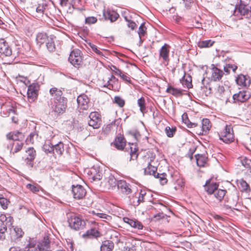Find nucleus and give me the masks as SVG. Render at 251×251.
Wrapping results in <instances>:
<instances>
[{"instance_id":"f257e3e1","label":"nucleus","mask_w":251,"mask_h":251,"mask_svg":"<svg viewBox=\"0 0 251 251\" xmlns=\"http://www.w3.org/2000/svg\"><path fill=\"white\" fill-rule=\"evenodd\" d=\"M82 54L77 49L73 50L70 54L69 61L75 67L79 68L82 65Z\"/></svg>"},{"instance_id":"f03ea898","label":"nucleus","mask_w":251,"mask_h":251,"mask_svg":"<svg viewBox=\"0 0 251 251\" xmlns=\"http://www.w3.org/2000/svg\"><path fill=\"white\" fill-rule=\"evenodd\" d=\"M171 46L165 43L160 49L159 50V59L161 61L162 63L167 66L170 62V53Z\"/></svg>"},{"instance_id":"7ed1b4c3","label":"nucleus","mask_w":251,"mask_h":251,"mask_svg":"<svg viewBox=\"0 0 251 251\" xmlns=\"http://www.w3.org/2000/svg\"><path fill=\"white\" fill-rule=\"evenodd\" d=\"M233 15L235 16H241L246 18H251L250 10L241 0H240L239 3L235 5Z\"/></svg>"},{"instance_id":"20e7f679","label":"nucleus","mask_w":251,"mask_h":251,"mask_svg":"<svg viewBox=\"0 0 251 251\" xmlns=\"http://www.w3.org/2000/svg\"><path fill=\"white\" fill-rule=\"evenodd\" d=\"M220 139L226 143H229L234 140V133L231 125H226L224 130L219 134Z\"/></svg>"},{"instance_id":"39448f33","label":"nucleus","mask_w":251,"mask_h":251,"mask_svg":"<svg viewBox=\"0 0 251 251\" xmlns=\"http://www.w3.org/2000/svg\"><path fill=\"white\" fill-rule=\"evenodd\" d=\"M4 145L7 149L10 151V154L14 155L22 149L24 143L18 139L15 141H12L9 143H6Z\"/></svg>"},{"instance_id":"423d86ee","label":"nucleus","mask_w":251,"mask_h":251,"mask_svg":"<svg viewBox=\"0 0 251 251\" xmlns=\"http://www.w3.org/2000/svg\"><path fill=\"white\" fill-rule=\"evenodd\" d=\"M39 89L40 85L38 83H33L28 86L27 95L30 102H33L37 99Z\"/></svg>"},{"instance_id":"0eeeda50","label":"nucleus","mask_w":251,"mask_h":251,"mask_svg":"<svg viewBox=\"0 0 251 251\" xmlns=\"http://www.w3.org/2000/svg\"><path fill=\"white\" fill-rule=\"evenodd\" d=\"M89 117V126L95 129L99 128L101 122L100 115L97 112H92L90 114Z\"/></svg>"},{"instance_id":"6e6552de","label":"nucleus","mask_w":251,"mask_h":251,"mask_svg":"<svg viewBox=\"0 0 251 251\" xmlns=\"http://www.w3.org/2000/svg\"><path fill=\"white\" fill-rule=\"evenodd\" d=\"M68 223L71 228L75 230H79L83 228L85 226V222L81 218L72 216L68 219Z\"/></svg>"},{"instance_id":"1a4fd4ad","label":"nucleus","mask_w":251,"mask_h":251,"mask_svg":"<svg viewBox=\"0 0 251 251\" xmlns=\"http://www.w3.org/2000/svg\"><path fill=\"white\" fill-rule=\"evenodd\" d=\"M250 92L246 90L240 91L233 95L234 103L244 102L250 99Z\"/></svg>"},{"instance_id":"9d476101","label":"nucleus","mask_w":251,"mask_h":251,"mask_svg":"<svg viewBox=\"0 0 251 251\" xmlns=\"http://www.w3.org/2000/svg\"><path fill=\"white\" fill-rule=\"evenodd\" d=\"M26 158L25 162L27 166L32 168L34 165V160L36 156V151L33 147L28 148L26 151Z\"/></svg>"},{"instance_id":"9b49d317","label":"nucleus","mask_w":251,"mask_h":251,"mask_svg":"<svg viewBox=\"0 0 251 251\" xmlns=\"http://www.w3.org/2000/svg\"><path fill=\"white\" fill-rule=\"evenodd\" d=\"M72 191L74 198L77 200L83 199L86 194L85 189L80 185H73Z\"/></svg>"},{"instance_id":"f8f14e48","label":"nucleus","mask_w":251,"mask_h":251,"mask_svg":"<svg viewBox=\"0 0 251 251\" xmlns=\"http://www.w3.org/2000/svg\"><path fill=\"white\" fill-rule=\"evenodd\" d=\"M67 101V99H64L63 100L59 101H55L54 107L52 108L53 111L57 114H63L66 110Z\"/></svg>"},{"instance_id":"ddd939ff","label":"nucleus","mask_w":251,"mask_h":251,"mask_svg":"<svg viewBox=\"0 0 251 251\" xmlns=\"http://www.w3.org/2000/svg\"><path fill=\"white\" fill-rule=\"evenodd\" d=\"M90 100L85 94H82L78 96L77 102L78 106L82 110H87L89 107Z\"/></svg>"},{"instance_id":"4468645a","label":"nucleus","mask_w":251,"mask_h":251,"mask_svg":"<svg viewBox=\"0 0 251 251\" xmlns=\"http://www.w3.org/2000/svg\"><path fill=\"white\" fill-rule=\"evenodd\" d=\"M117 188L124 195H127L132 192L131 185L124 180H119Z\"/></svg>"},{"instance_id":"2eb2a0df","label":"nucleus","mask_w":251,"mask_h":251,"mask_svg":"<svg viewBox=\"0 0 251 251\" xmlns=\"http://www.w3.org/2000/svg\"><path fill=\"white\" fill-rule=\"evenodd\" d=\"M0 53L6 56L12 54V50L4 39H0Z\"/></svg>"},{"instance_id":"dca6fc26","label":"nucleus","mask_w":251,"mask_h":251,"mask_svg":"<svg viewBox=\"0 0 251 251\" xmlns=\"http://www.w3.org/2000/svg\"><path fill=\"white\" fill-rule=\"evenodd\" d=\"M212 66L213 67L211 69V80L214 81H220L224 75L223 71L215 67L213 64Z\"/></svg>"},{"instance_id":"f3484780","label":"nucleus","mask_w":251,"mask_h":251,"mask_svg":"<svg viewBox=\"0 0 251 251\" xmlns=\"http://www.w3.org/2000/svg\"><path fill=\"white\" fill-rule=\"evenodd\" d=\"M50 94L54 99L55 101H59L63 100L64 99L66 98L63 97V93L62 91L56 87H53L50 90Z\"/></svg>"},{"instance_id":"a211bd4d","label":"nucleus","mask_w":251,"mask_h":251,"mask_svg":"<svg viewBox=\"0 0 251 251\" xmlns=\"http://www.w3.org/2000/svg\"><path fill=\"white\" fill-rule=\"evenodd\" d=\"M101 234L100 232L96 228H92L88 230L82 236L83 238H98L101 236Z\"/></svg>"},{"instance_id":"6ab92c4d","label":"nucleus","mask_w":251,"mask_h":251,"mask_svg":"<svg viewBox=\"0 0 251 251\" xmlns=\"http://www.w3.org/2000/svg\"><path fill=\"white\" fill-rule=\"evenodd\" d=\"M123 221L134 228L142 229L143 228L142 224L136 219H132L128 217H124L123 218Z\"/></svg>"},{"instance_id":"aec40b11","label":"nucleus","mask_w":251,"mask_h":251,"mask_svg":"<svg viewBox=\"0 0 251 251\" xmlns=\"http://www.w3.org/2000/svg\"><path fill=\"white\" fill-rule=\"evenodd\" d=\"M37 248L39 251H51L50 241L49 238L44 237L42 241L39 242Z\"/></svg>"},{"instance_id":"412c9836","label":"nucleus","mask_w":251,"mask_h":251,"mask_svg":"<svg viewBox=\"0 0 251 251\" xmlns=\"http://www.w3.org/2000/svg\"><path fill=\"white\" fill-rule=\"evenodd\" d=\"M24 232L23 230L18 227H15L13 229V232L11 233V240L17 242L23 236Z\"/></svg>"},{"instance_id":"4be33fe9","label":"nucleus","mask_w":251,"mask_h":251,"mask_svg":"<svg viewBox=\"0 0 251 251\" xmlns=\"http://www.w3.org/2000/svg\"><path fill=\"white\" fill-rule=\"evenodd\" d=\"M219 185L216 182H211L210 180L206 181L204 187L205 190L208 194H213L218 188Z\"/></svg>"},{"instance_id":"5701e85b","label":"nucleus","mask_w":251,"mask_h":251,"mask_svg":"<svg viewBox=\"0 0 251 251\" xmlns=\"http://www.w3.org/2000/svg\"><path fill=\"white\" fill-rule=\"evenodd\" d=\"M250 79L249 77L240 74L238 75L236 79V82L237 84L240 86L247 87L249 86L250 84Z\"/></svg>"},{"instance_id":"b1692460","label":"nucleus","mask_w":251,"mask_h":251,"mask_svg":"<svg viewBox=\"0 0 251 251\" xmlns=\"http://www.w3.org/2000/svg\"><path fill=\"white\" fill-rule=\"evenodd\" d=\"M36 245L35 240L29 238L28 240L26 239V242L25 243V251H39Z\"/></svg>"},{"instance_id":"393cba45","label":"nucleus","mask_w":251,"mask_h":251,"mask_svg":"<svg viewBox=\"0 0 251 251\" xmlns=\"http://www.w3.org/2000/svg\"><path fill=\"white\" fill-rule=\"evenodd\" d=\"M115 147L119 150H123L126 146V141L123 136H117L114 143Z\"/></svg>"},{"instance_id":"a878e982","label":"nucleus","mask_w":251,"mask_h":251,"mask_svg":"<svg viewBox=\"0 0 251 251\" xmlns=\"http://www.w3.org/2000/svg\"><path fill=\"white\" fill-rule=\"evenodd\" d=\"M197 164L200 167H204L207 164L208 158L204 154H198L195 155Z\"/></svg>"},{"instance_id":"bb28decb","label":"nucleus","mask_w":251,"mask_h":251,"mask_svg":"<svg viewBox=\"0 0 251 251\" xmlns=\"http://www.w3.org/2000/svg\"><path fill=\"white\" fill-rule=\"evenodd\" d=\"M103 15L106 19L109 20L111 22L116 21L119 17V14L114 11H107L103 13Z\"/></svg>"},{"instance_id":"cd10ccee","label":"nucleus","mask_w":251,"mask_h":251,"mask_svg":"<svg viewBox=\"0 0 251 251\" xmlns=\"http://www.w3.org/2000/svg\"><path fill=\"white\" fill-rule=\"evenodd\" d=\"M226 193V190L218 189L215 191L213 195L218 202H221L224 200Z\"/></svg>"},{"instance_id":"c85d7f7f","label":"nucleus","mask_w":251,"mask_h":251,"mask_svg":"<svg viewBox=\"0 0 251 251\" xmlns=\"http://www.w3.org/2000/svg\"><path fill=\"white\" fill-rule=\"evenodd\" d=\"M106 182L109 186V189H114L118 187L119 180L117 181L114 176L110 175L106 178Z\"/></svg>"},{"instance_id":"c756f323","label":"nucleus","mask_w":251,"mask_h":251,"mask_svg":"<svg viewBox=\"0 0 251 251\" xmlns=\"http://www.w3.org/2000/svg\"><path fill=\"white\" fill-rule=\"evenodd\" d=\"M114 246V244L111 241H104L100 246V251H112Z\"/></svg>"},{"instance_id":"7c9ffc66","label":"nucleus","mask_w":251,"mask_h":251,"mask_svg":"<svg viewBox=\"0 0 251 251\" xmlns=\"http://www.w3.org/2000/svg\"><path fill=\"white\" fill-rule=\"evenodd\" d=\"M211 127V125L209 119H203L202 120L201 131L204 132L205 133H207L210 129ZM199 134H203V132L201 131Z\"/></svg>"},{"instance_id":"2f4dec72","label":"nucleus","mask_w":251,"mask_h":251,"mask_svg":"<svg viewBox=\"0 0 251 251\" xmlns=\"http://www.w3.org/2000/svg\"><path fill=\"white\" fill-rule=\"evenodd\" d=\"M239 188L241 192L248 193L251 191L250 185L244 179L239 181Z\"/></svg>"},{"instance_id":"473e14b6","label":"nucleus","mask_w":251,"mask_h":251,"mask_svg":"<svg viewBox=\"0 0 251 251\" xmlns=\"http://www.w3.org/2000/svg\"><path fill=\"white\" fill-rule=\"evenodd\" d=\"M110 82L111 84V88L112 90L116 91L119 89V80L113 75H110Z\"/></svg>"},{"instance_id":"72a5a7b5","label":"nucleus","mask_w":251,"mask_h":251,"mask_svg":"<svg viewBox=\"0 0 251 251\" xmlns=\"http://www.w3.org/2000/svg\"><path fill=\"white\" fill-rule=\"evenodd\" d=\"M38 5L36 8V11L38 13L43 14L44 10L48 6L47 0H39Z\"/></svg>"},{"instance_id":"f704fd0d","label":"nucleus","mask_w":251,"mask_h":251,"mask_svg":"<svg viewBox=\"0 0 251 251\" xmlns=\"http://www.w3.org/2000/svg\"><path fill=\"white\" fill-rule=\"evenodd\" d=\"M166 92L171 94L175 97H179L182 95V90L181 89H177L172 86H169Z\"/></svg>"},{"instance_id":"c9c22d12","label":"nucleus","mask_w":251,"mask_h":251,"mask_svg":"<svg viewBox=\"0 0 251 251\" xmlns=\"http://www.w3.org/2000/svg\"><path fill=\"white\" fill-rule=\"evenodd\" d=\"M49 38L45 33H39L36 36V41L40 45L43 44Z\"/></svg>"},{"instance_id":"e433bc0d","label":"nucleus","mask_w":251,"mask_h":251,"mask_svg":"<svg viewBox=\"0 0 251 251\" xmlns=\"http://www.w3.org/2000/svg\"><path fill=\"white\" fill-rule=\"evenodd\" d=\"M180 82L182 85L188 89L191 88L193 86L192 84V77L190 75H188L186 78H185V75H184L180 79Z\"/></svg>"},{"instance_id":"4c0bfd02","label":"nucleus","mask_w":251,"mask_h":251,"mask_svg":"<svg viewBox=\"0 0 251 251\" xmlns=\"http://www.w3.org/2000/svg\"><path fill=\"white\" fill-rule=\"evenodd\" d=\"M157 168L149 164L148 167L145 169L144 173L145 175H153L154 176H156L157 174Z\"/></svg>"},{"instance_id":"58836bf2","label":"nucleus","mask_w":251,"mask_h":251,"mask_svg":"<svg viewBox=\"0 0 251 251\" xmlns=\"http://www.w3.org/2000/svg\"><path fill=\"white\" fill-rule=\"evenodd\" d=\"M54 151L55 150L57 154L61 156L64 152V144L61 142H59L58 144L53 145Z\"/></svg>"},{"instance_id":"ea45409f","label":"nucleus","mask_w":251,"mask_h":251,"mask_svg":"<svg viewBox=\"0 0 251 251\" xmlns=\"http://www.w3.org/2000/svg\"><path fill=\"white\" fill-rule=\"evenodd\" d=\"M46 46L49 51L53 52L55 51V47L53 37H50L48 39Z\"/></svg>"},{"instance_id":"a19ab883","label":"nucleus","mask_w":251,"mask_h":251,"mask_svg":"<svg viewBox=\"0 0 251 251\" xmlns=\"http://www.w3.org/2000/svg\"><path fill=\"white\" fill-rule=\"evenodd\" d=\"M138 105L140 107V110L144 114L146 112V108L145 106V100L143 97H141L137 100Z\"/></svg>"},{"instance_id":"79ce46f5","label":"nucleus","mask_w":251,"mask_h":251,"mask_svg":"<svg viewBox=\"0 0 251 251\" xmlns=\"http://www.w3.org/2000/svg\"><path fill=\"white\" fill-rule=\"evenodd\" d=\"M26 187L32 192L36 193L39 191L40 186L37 183L30 184L28 183L26 185Z\"/></svg>"},{"instance_id":"37998d69","label":"nucleus","mask_w":251,"mask_h":251,"mask_svg":"<svg viewBox=\"0 0 251 251\" xmlns=\"http://www.w3.org/2000/svg\"><path fill=\"white\" fill-rule=\"evenodd\" d=\"M182 120L183 122L187 125L189 128L196 127L197 124L191 122L187 117V114H183L182 116Z\"/></svg>"},{"instance_id":"c03bdc74","label":"nucleus","mask_w":251,"mask_h":251,"mask_svg":"<svg viewBox=\"0 0 251 251\" xmlns=\"http://www.w3.org/2000/svg\"><path fill=\"white\" fill-rule=\"evenodd\" d=\"M6 230V225L2 222H0V240H3L5 239V232Z\"/></svg>"},{"instance_id":"a18cd8bd","label":"nucleus","mask_w":251,"mask_h":251,"mask_svg":"<svg viewBox=\"0 0 251 251\" xmlns=\"http://www.w3.org/2000/svg\"><path fill=\"white\" fill-rule=\"evenodd\" d=\"M214 42V41L211 40L202 41L199 42V47L200 48H209L211 47Z\"/></svg>"},{"instance_id":"49530a36","label":"nucleus","mask_w":251,"mask_h":251,"mask_svg":"<svg viewBox=\"0 0 251 251\" xmlns=\"http://www.w3.org/2000/svg\"><path fill=\"white\" fill-rule=\"evenodd\" d=\"M146 195V192L144 190H141L139 197L136 202L133 201L134 205H138L141 202L144 201V196Z\"/></svg>"},{"instance_id":"de8ad7c7","label":"nucleus","mask_w":251,"mask_h":251,"mask_svg":"<svg viewBox=\"0 0 251 251\" xmlns=\"http://www.w3.org/2000/svg\"><path fill=\"white\" fill-rule=\"evenodd\" d=\"M135 145L132 144V147H130V160L136 159L138 157V153H137L138 150L136 148Z\"/></svg>"},{"instance_id":"09e8293b","label":"nucleus","mask_w":251,"mask_h":251,"mask_svg":"<svg viewBox=\"0 0 251 251\" xmlns=\"http://www.w3.org/2000/svg\"><path fill=\"white\" fill-rule=\"evenodd\" d=\"M147 28L144 23H142L139 27L138 33L140 37V40L142 42L141 37L145 35L146 33Z\"/></svg>"},{"instance_id":"8fccbe9b","label":"nucleus","mask_w":251,"mask_h":251,"mask_svg":"<svg viewBox=\"0 0 251 251\" xmlns=\"http://www.w3.org/2000/svg\"><path fill=\"white\" fill-rule=\"evenodd\" d=\"M176 127H170V126H167L165 128V132L168 137H173L176 133Z\"/></svg>"},{"instance_id":"3c124183","label":"nucleus","mask_w":251,"mask_h":251,"mask_svg":"<svg viewBox=\"0 0 251 251\" xmlns=\"http://www.w3.org/2000/svg\"><path fill=\"white\" fill-rule=\"evenodd\" d=\"M166 176V175L164 173L160 174L157 173L156 176L154 177L159 179V181L162 185H164L167 182V179Z\"/></svg>"},{"instance_id":"603ef678","label":"nucleus","mask_w":251,"mask_h":251,"mask_svg":"<svg viewBox=\"0 0 251 251\" xmlns=\"http://www.w3.org/2000/svg\"><path fill=\"white\" fill-rule=\"evenodd\" d=\"M113 101L120 107H124L125 104V100L120 96H115L114 98Z\"/></svg>"},{"instance_id":"864d4df0","label":"nucleus","mask_w":251,"mask_h":251,"mask_svg":"<svg viewBox=\"0 0 251 251\" xmlns=\"http://www.w3.org/2000/svg\"><path fill=\"white\" fill-rule=\"evenodd\" d=\"M97 171L95 169L93 168L91 170V174H94L92 178L93 180H100L102 178V173L98 172L97 173H96Z\"/></svg>"},{"instance_id":"5fc2aeb1","label":"nucleus","mask_w":251,"mask_h":251,"mask_svg":"<svg viewBox=\"0 0 251 251\" xmlns=\"http://www.w3.org/2000/svg\"><path fill=\"white\" fill-rule=\"evenodd\" d=\"M43 149L47 153H54L53 145L51 143L45 144L43 146Z\"/></svg>"},{"instance_id":"6e6d98bb","label":"nucleus","mask_w":251,"mask_h":251,"mask_svg":"<svg viewBox=\"0 0 251 251\" xmlns=\"http://www.w3.org/2000/svg\"><path fill=\"white\" fill-rule=\"evenodd\" d=\"M124 17L126 21L128 23L127 26L129 28H130L131 30H134L137 28V25L134 22L129 19L127 16H124Z\"/></svg>"},{"instance_id":"4d7b16f0","label":"nucleus","mask_w":251,"mask_h":251,"mask_svg":"<svg viewBox=\"0 0 251 251\" xmlns=\"http://www.w3.org/2000/svg\"><path fill=\"white\" fill-rule=\"evenodd\" d=\"M98 21L97 17L90 16L86 17L85 19V23L86 25H90L96 23Z\"/></svg>"},{"instance_id":"13d9d810","label":"nucleus","mask_w":251,"mask_h":251,"mask_svg":"<svg viewBox=\"0 0 251 251\" xmlns=\"http://www.w3.org/2000/svg\"><path fill=\"white\" fill-rule=\"evenodd\" d=\"M4 108H6V111L9 114H15V110L10 104H2L1 109L4 110Z\"/></svg>"},{"instance_id":"bf43d9fd","label":"nucleus","mask_w":251,"mask_h":251,"mask_svg":"<svg viewBox=\"0 0 251 251\" xmlns=\"http://www.w3.org/2000/svg\"><path fill=\"white\" fill-rule=\"evenodd\" d=\"M9 203V201L7 199L2 197L1 195H0V204L4 209L8 207Z\"/></svg>"},{"instance_id":"052dcab7","label":"nucleus","mask_w":251,"mask_h":251,"mask_svg":"<svg viewBox=\"0 0 251 251\" xmlns=\"http://www.w3.org/2000/svg\"><path fill=\"white\" fill-rule=\"evenodd\" d=\"M115 121L112 122L111 124L107 125L105 127H103L102 131L105 134H108V132L111 130L113 125H115Z\"/></svg>"},{"instance_id":"680f3d73","label":"nucleus","mask_w":251,"mask_h":251,"mask_svg":"<svg viewBox=\"0 0 251 251\" xmlns=\"http://www.w3.org/2000/svg\"><path fill=\"white\" fill-rule=\"evenodd\" d=\"M241 163L243 166L247 168H248L250 167L251 160L245 157L241 161Z\"/></svg>"},{"instance_id":"e2e57ef3","label":"nucleus","mask_w":251,"mask_h":251,"mask_svg":"<svg viewBox=\"0 0 251 251\" xmlns=\"http://www.w3.org/2000/svg\"><path fill=\"white\" fill-rule=\"evenodd\" d=\"M89 45L90 47L92 48L93 51L95 52L97 54L101 56L103 55L102 52L98 49L97 47L95 45L90 43Z\"/></svg>"},{"instance_id":"0e129e2a","label":"nucleus","mask_w":251,"mask_h":251,"mask_svg":"<svg viewBox=\"0 0 251 251\" xmlns=\"http://www.w3.org/2000/svg\"><path fill=\"white\" fill-rule=\"evenodd\" d=\"M119 75L124 81L128 83H131V79L128 75L123 73L122 72H121V74Z\"/></svg>"},{"instance_id":"69168bd1","label":"nucleus","mask_w":251,"mask_h":251,"mask_svg":"<svg viewBox=\"0 0 251 251\" xmlns=\"http://www.w3.org/2000/svg\"><path fill=\"white\" fill-rule=\"evenodd\" d=\"M6 138L8 140L7 143H9L12 141H15L17 140L18 139H19L18 138H14V137L13 135V132H9L8 133H7L6 134Z\"/></svg>"},{"instance_id":"338daca9","label":"nucleus","mask_w":251,"mask_h":251,"mask_svg":"<svg viewBox=\"0 0 251 251\" xmlns=\"http://www.w3.org/2000/svg\"><path fill=\"white\" fill-rule=\"evenodd\" d=\"M129 134H130L132 136H133L136 140H137L138 137L140 136V134L136 130L130 131L128 132Z\"/></svg>"},{"instance_id":"774afa93","label":"nucleus","mask_w":251,"mask_h":251,"mask_svg":"<svg viewBox=\"0 0 251 251\" xmlns=\"http://www.w3.org/2000/svg\"><path fill=\"white\" fill-rule=\"evenodd\" d=\"M111 70L117 75L121 74L122 71L118 69L115 66L112 65L111 68Z\"/></svg>"}]
</instances>
